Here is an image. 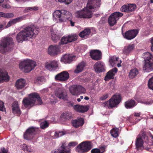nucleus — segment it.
I'll list each match as a JSON object with an SVG mask.
<instances>
[{"label": "nucleus", "mask_w": 153, "mask_h": 153, "mask_svg": "<svg viewBox=\"0 0 153 153\" xmlns=\"http://www.w3.org/2000/svg\"><path fill=\"white\" fill-rule=\"evenodd\" d=\"M19 68L25 73H28L33 69L36 66L35 62L27 59L21 62L19 64Z\"/></svg>", "instance_id": "4"}, {"label": "nucleus", "mask_w": 153, "mask_h": 153, "mask_svg": "<svg viewBox=\"0 0 153 153\" xmlns=\"http://www.w3.org/2000/svg\"><path fill=\"white\" fill-rule=\"evenodd\" d=\"M59 137L62 136L64 135L65 134L62 131H59L58 132V134Z\"/></svg>", "instance_id": "64"}, {"label": "nucleus", "mask_w": 153, "mask_h": 153, "mask_svg": "<svg viewBox=\"0 0 153 153\" xmlns=\"http://www.w3.org/2000/svg\"><path fill=\"white\" fill-rule=\"evenodd\" d=\"M108 97V95L107 94H105L103 96H102V97H100V99L101 100H105L106 99H107Z\"/></svg>", "instance_id": "58"}, {"label": "nucleus", "mask_w": 153, "mask_h": 153, "mask_svg": "<svg viewBox=\"0 0 153 153\" xmlns=\"http://www.w3.org/2000/svg\"><path fill=\"white\" fill-rule=\"evenodd\" d=\"M38 9V7H28L25 8V11L27 12L31 10H37Z\"/></svg>", "instance_id": "48"}, {"label": "nucleus", "mask_w": 153, "mask_h": 153, "mask_svg": "<svg viewBox=\"0 0 153 153\" xmlns=\"http://www.w3.org/2000/svg\"><path fill=\"white\" fill-rule=\"evenodd\" d=\"M101 4L100 0H88L86 6L90 9L95 11L99 8Z\"/></svg>", "instance_id": "11"}, {"label": "nucleus", "mask_w": 153, "mask_h": 153, "mask_svg": "<svg viewBox=\"0 0 153 153\" xmlns=\"http://www.w3.org/2000/svg\"><path fill=\"white\" fill-rule=\"evenodd\" d=\"M72 124L74 127L77 128L79 126H82L84 124V120L82 118L72 120L71 121Z\"/></svg>", "instance_id": "27"}, {"label": "nucleus", "mask_w": 153, "mask_h": 153, "mask_svg": "<svg viewBox=\"0 0 153 153\" xmlns=\"http://www.w3.org/2000/svg\"><path fill=\"white\" fill-rule=\"evenodd\" d=\"M137 29L132 30L126 31L123 35L124 37L128 40H131L135 38L138 33Z\"/></svg>", "instance_id": "13"}, {"label": "nucleus", "mask_w": 153, "mask_h": 153, "mask_svg": "<svg viewBox=\"0 0 153 153\" xmlns=\"http://www.w3.org/2000/svg\"><path fill=\"white\" fill-rule=\"evenodd\" d=\"M85 66V64L84 62H82L80 63L77 66L76 69L74 71V73H79L82 72Z\"/></svg>", "instance_id": "32"}, {"label": "nucleus", "mask_w": 153, "mask_h": 153, "mask_svg": "<svg viewBox=\"0 0 153 153\" xmlns=\"http://www.w3.org/2000/svg\"><path fill=\"white\" fill-rule=\"evenodd\" d=\"M84 8H86V10H87V12H86V13L85 14H88V12H90L91 13V18L92 16V11H91V10H92V11H93V9H89V8L88 7H87V6H86Z\"/></svg>", "instance_id": "57"}, {"label": "nucleus", "mask_w": 153, "mask_h": 153, "mask_svg": "<svg viewBox=\"0 0 153 153\" xmlns=\"http://www.w3.org/2000/svg\"><path fill=\"white\" fill-rule=\"evenodd\" d=\"M59 49L58 45H51L48 48V53L51 56H55L57 54L58 52L59 51Z\"/></svg>", "instance_id": "19"}, {"label": "nucleus", "mask_w": 153, "mask_h": 153, "mask_svg": "<svg viewBox=\"0 0 153 153\" xmlns=\"http://www.w3.org/2000/svg\"><path fill=\"white\" fill-rule=\"evenodd\" d=\"M69 42V39L68 37H63L61 40V42L59 43V45H61L62 44H66Z\"/></svg>", "instance_id": "41"}, {"label": "nucleus", "mask_w": 153, "mask_h": 153, "mask_svg": "<svg viewBox=\"0 0 153 153\" xmlns=\"http://www.w3.org/2000/svg\"><path fill=\"white\" fill-rule=\"evenodd\" d=\"M2 7L4 8H10V6L8 4H3Z\"/></svg>", "instance_id": "59"}, {"label": "nucleus", "mask_w": 153, "mask_h": 153, "mask_svg": "<svg viewBox=\"0 0 153 153\" xmlns=\"http://www.w3.org/2000/svg\"><path fill=\"white\" fill-rule=\"evenodd\" d=\"M42 101L38 94L33 93L29 94L28 97L23 99L22 103L25 108H30L34 105L41 104Z\"/></svg>", "instance_id": "2"}, {"label": "nucleus", "mask_w": 153, "mask_h": 153, "mask_svg": "<svg viewBox=\"0 0 153 153\" xmlns=\"http://www.w3.org/2000/svg\"><path fill=\"white\" fill-rule=\"evenodd\" d=\"M56 96L60 99L65 100L67 99V94L65 90L61 88H59L55 91Z\"/></svg>", "instance_id": "17"}, {"label": "nucleus", "mask_w": 153, "mask_h": 153, "mask_svg": "<svg viewBox=\"0 0 153 153\" xmlns=\"http://www.w3.org/2000/svg\"><path fill=\"white\" fill-rule=\"evenodd\" d=\"M56 2H65L67 4H69L71 2L72 0H55Z\"/></svg>", "instance_id": "54"}, {"label": "nucleus", "mask_w": 153, "mask_h": 153, "mask_svg": "<svg viewBox=\"0 0 153 153\" xmlns=\"http://www.w3.org/2000/svg\"><path fill=\"white\" fill-rule=\"evenodd\" d=\"M146 136V134L144 133H143L141 135L139 134L138 135L135 142L136 148L137 150H139L140 148L143 147V140Z\"/></svg>", "instance_id": "14"}, {"label": "nucleus", "mask_w": 153, "mask_h": 153, "mask_svg": "<svg viewBox=\"0 0 153 153\" xmlns=\"http://www.w3.org/2000/svg\"><path fill=\"white\" fill-rule=\"evenodd\" d=\"M128 5V13L135 11L136 9V5L134 4H129Z\"/></svg>", "instance_id": "37"}, {"label": "nucleus", "mask_w": 153, "mask_h": 153, "mask_svg": "<svg viewBox=\"0 0 153 153\" xmlns=\"http://www.w3.org/2000/svg\"><path fill=\"white\" fill-rule=\"evenodd\" d=\"M9 80V78L7 72L0 68V82H7Z\"/></svg>", "instance_id": "25"}, {"label": "nucleus", "mask_w": 153, "mask_h": 153, "mask_svg": "<svg viewBox=\"0 0 153 153\" xmlns=\"http://www.w3.org/2000/svg\"><path fill=\"white\" fill-rule=\"evenodd\" d=\"M120 10L122 12L128 13V5H125L123 6L121 8Z\"/></svg>", "instance_id": "50"}, {"label": "nucleus", "mask_w": 153, "mask_h": 153, "mask_svg": "<svg viewBox=\"0 0 153 153\" xmlns=\"http://www.w3.org/2000/svg\"><path fill=\"white\" fill-rule=\"evenodd\" d=\"M119 58L118 57H117L116 58V61L114 60V58L113 57L111 58L109 61L111 65L113 66L114 64L116 63V62L118 61Z\"/></svg>", "instance_id": "45"}, {"label": "nucleus", "mask_w": 153, "mask_h": 153, "mask_svg": "<svg viewBox=\"0 0 153 153\" xmlns=\"http://www.w3.org/2000/svg\"><path fill=\"white\" fill-rule=\"evenodd\" d=\"M74 109L76 111L79 112H81V105H75L73 106Z\"/></svg>", "instance_id": "51"}, {"label": "nucleus", "mask_w": 153, "mask_h": 153, "mask_svg": "<svg viewBox=\"0 0 153 153\" xmlns=\"http://www.w3.org/2000/svg\"><path fill=\"white\" fill-rule=\"evenodd\" d=\"M13 14L12 13H5L0 12V17H3L4 18H10L13 17Z\"/></svg>", "instance_id": "39"}, {"label": "nucleus", "mask_w": 153, "mask_h": 153, "mask_svg": "<svg viewBox=\"0 0 153 153\" xmlns=\"http://www.w3.org/2000/svg\"><path fill=\"white\" fill-rule=\"evenodd\" d=\"M94 68L95 71L97 73H100L105 71V64L103 62L98 61L94 65Z\"/></svg>", "instance_id": "16"}, {"label": "nucleus", "mask_w": 153, "mask_h": 153, "mask_svg": "<svg viewBox=\"0 0 153 153\" xmlns=\"http://www.w3.org/2000/svg\"><path fill=\"white\" fill-rule=\"evenodd\" d=\"M117 69L116 68H114L110 70L107 73L106 76L105 77V81H108L109 79H113L115 74L117 72Z\"/></svg>", "instance_id": "23"}, {"label": "nucleus", "mask_w": 153, "mask_h": 153, "mask_svg": "<svg viewBox=\"0 0 153 153\" xmlns=\"http://www.w3.org/2000/svg\"><path fill=\"white\" fill-rule=\"evenodd\" d=\"M91 33V30L89 28H86L81 32L79 34V36L82 38H85Z\"/></svg>", "instance_id": "35"}, {"label": "nucleus", "mask_w": 153, "mask_h": 153, "mask_svg": "<svg viewBox=\"0 0 153 153\" xmlns=\"http://www.w3.org/2000/svg\"><path fill=\"white\" fill-rule=\"evenodd\" d=\"M69 39V42H71L75 41L77 39V35H69L68 36Z\"/></svg>", "instance_id": "42"}, {"label": "nucleus", "mask_w": 153, "mask_h": 153, "mask_svg": "<svg viewBox=\"0 0 153 153\" xmlns=\"http://www.w3.org/2000/svg\"><path fill=\"white\" fill-rule=\"evenodd\" d=\"M26 85V81L23 79H19L16 81L15 86L16 88L18 89L23 88Z\"/></svg>", "instance_id": "26"}, {"label": "nucleus", "mask_w": 153, "mask_h": 153, "mask_svg": "<svg viewBox=\"0 0 153 153\" xmlns=\"http://www.w3.org/2000/svg\"><path fill=\"white\" fill-rule=\"evenodd\" d=\"M24 19V17L22 16L19 17L16 19L11 20L9 21L6 26V27H10L17 22H19Z\"/></svg>", "instance_id": "29"}, {"label": "nucleus", "mask_w": 153, "mask_h": 153, "mask_svg": "<svg viewBox=\"0 0 153 153\" xmlns=\"http://www.w3.org/2000/svg\"><path fill=\"white\" fill-rule=\"evenodd\" d=\"M86 8H84L82 10L76 12L75 15L76 17L80 18H90L91 16V13L88 12V14H85L87 12Z\"/></svg>", "instance_id": "12"}, {"label": "nucleus", "mask_w": 153, "mask_h": 153, "mask_svg": "<svg viewBox=\"0 0 153 153\" xmlns=\"http://www.w3.org/2000/svg\"><path fill=\"white\" fill-rule=\"evenodd\" d=\"M38 129L33 127H29L23 134L24 139L27 140H31L34 137L35 135L37 133Z\"/></svg>", "instance_id": "7"}, {"label": "nucleus", "mask_w": 153, "mask_h": 153, "mask_svg": "<svg viewBox=\"0 0 153 153\" xmlns=\"http://www.w3.org/2000/svg\"><path fill=\"white\" fill-rule=\"evenodd\" d=\"M12 111L14 113L17 114L18 115H20L21 111L17 102H14L12 104Z\"/></svg>", "instance_id": "30"}, {"label": "nucleus", "mask_w": 153, "mask_h": 153, "mask_svg": "<svg viewBox=\"0 0 153 153\" xmlns=\"http://www.w3.org/2000/svg\"><path fill=\"white\" fill-rule=\"evenodd\" d=\"M69 77L68 73L66 71H64L56 75L55 79L59 81H64L67 80Z\"/></svg>", "instance_id": "18"}, {"label": "nucleus", "mask_w": 153, "mask_h": 153, "mask_svg": "<svg viewBox=\"0 0 153 153\" xmlns=\"http://www.w3.org/2000/svg\"><path fill=\"white\" fill-rule=\"evenodd\" d=\"M134 44L125 46L122 50L123 53L126 55L128 54L134 49Z\"/></svg>", "instance_id": "28"}, {"label": "nucleus", "mask_w": 153, "mask_h": 153, "mask_svg": "<svg viewBox=\"0 0 153 153\" xmlns=\"http://www.w3.org/2000/svg\"><path fill=\"white\" fill-rule=\"evenodd\" d=\"M58 132L56 131L54 133V134L53 135L54 137L55 138H56L59 137Z\"/></svg>", "instance_id": "61"}, {"label": "nucleus", "mask_w": 153, "mask_h": 153, "mask_svg": "<svg viewBox=\"0 0 153 153\" xmlns=\"http://www.w3.org/2000/svg\"><path fill=\"white\" fill-rule=\"evenodd\" d=\"M136 105L135 101L133 100H129L125 102V106L127 108H132Z\"/></svg>", "instance_id": "31"}, {"label": "nucleus", "mask_w": 153, "mask_h": 153, "mask_svg": "<svg viewBox=\"0 0 153 153\" xmlns=\"http://www.w3.org/2000/svg\"><path fill=\"white\" fill-rule=\"evenodd\" d=\"M51 38L53 41L55 42L58 41L60 38L58 30L55 28H52L51 30Z\"/></svg>", "instance_id": "20"}, {"label": "nucleus", "mask_w": 153, "mask_h": 153, "mask_svg": "<svg viewBox=\"0 0 153 153\" xmlns=\"http://www.w3.org/2000/svg\"><path fill=\"white\" fill-rule=\"evenodd\" d=\"M150 42L152 44L151 50L153 51V37L151 39Z\"/></svg>", "instance_id": "62"}, {"label": "nucleus", "mask_w": 153, "mask_h": 153, "mask_svg": "<svg viewBox=\"0 0 153 153\" xmlns=\"http://www.w3.org/2000/svg\"><path fill=\"white\" fill-rule=\"evenodd\" d=\"M49 124L47 121H45L40 123L41 128L43 129L47 127L48 126Z\"/></svg>", "instance_id": "47"}, {"label": "nucleus", "mask_w": 153, "mask_h": 153, "mask_svg": "<svg viewBox=\"0 0 153 153\" xmlns=\"http://www.w3.org/2000/svg\"><path fill=\"white\" fill-rule=\"evenodd\" d=\"M1 153H9L7 149L3 148L1 149Z\"/></svg>", "instance_id": "60"}, {"label": "nucleus", "mask_w": 153, "mask_h": 153, "mask_svg": "<svg viewBox=\"0 0 153 153\" xmlns=\"http://www.w3.org/2000/svg\"><path fill=\"white\" fill-rule=\"evenodd\" d=\"M123 15V14L120 12H114L111 14L108 18V23L111 26H113L117 22L119 18Z\"/></svg>", "instance_id": "9"}, {"label": "nucleus", "mask_w": 153, "mask_h": 153, "mask_svg": "<svg viewBox=\"0 0 153 153\" xmlns=\"http://www.w3.org/2000/svg\"><path fill=\"white\" fill-rule=\"evenodd\" d=\"M51 153H70V152L69 149L66 148L65 143H64L59 149L53 150Z\"/></svg>", "instance_id": "24"}, {"label": "nucleus", "mask_w": 153, "mask_h": 153, "mask_svg": "<svg viewBox=\"0 0 153 153\" xmlns=\"http://www.w3.org/2000/svg\"><path fill=\"white\" fill-rule=\"evenodd\" d=\"M58 67V62L56 60H53L47 62L45 65V67L50 71L54 70Z\"/></svg>", "instance_id": "22"}, {"label": "nucleus", "mask_w": 153, "mask_h": 153, "mask_svg": "<svg viewBox=\"0 0 153 153\" xmlns=\"http://www.w3.org/2000/svg\"><path fill=\"white\" fill-rule=\"evenodd\" d=\"M22 149L24 151H27L29 152H30L32 151L30 146H27L26 144H24L22 146Z\"/></svg>", "instance_id": "43"}, {"label": "nucleus", "mask_w": 153, "mask_h": 153, "mask_svg": "<svg viewBox=\"0 0 153 153\" xmlns=\"http://www.w3.org/2000/svg\"><path fill=\"white\" fill-rule=\"evenodd\" d=\"M50 102L52 104H54L56 102V99L55 98L53 95H51V97L50 98Z\"/></svg>", "instance_id": "55"}, {"label": "nucleus", "mask_w": 153, "mask_h": 153, "mask_svg": "<svg viewBox=\"0 0 153 153\" xmlns=\"http://www.w3.org/2000/svg\"><path fill=\"white\" fill-rule=\"evenodd\" d=\"M118 128H114L112 129L111 131V135L114 137H117L118 135Z\"/></svg>", "instance_id": "38"}, {"label": "nucleus", "mask_w": 153, "mask_h": 153, "mask_svg": "<svg viewBox=\"0 0 153 153\" xmlns=\"http://www.w3.org/2000/svg\"><path fill=\"white\" fill-rule=\"evenodd\" d=\"M92 147L91 143L88 141L83 142L76 148V150L79 153H84L89 151Z\"/></svg>", "instance_id": "8"}, {"label": "nucleus", "mask_w": 153, "mask_h": 153, "mask_svg": "<svg viewBox=\"0 0 153 153\" xmlns=\"http://www.w3.org/2000/svg\"><path fill=\"white\" fill-rule=\"evenodd\" d=\"M104 151L100 152V149L97 148L91 150V153H103Z\"/></svg>", "instance_id": "53"}, {"label": "nucleus", "mask_w": 153, "mask_h": 153, "mask_svg": "<svg viewBox=\"0 0 153 153\" xmlns=\"http://www.w3.org/2000/svg\"><path fill=\"white\" fill-rule=\"evenodd\" d=\"M69 21L70 22V23L71 25V26H74L75 22H73L72 20V19H70V20H69Z\"/></svg>", "instance_id": "63"}, {"label": "nucleus", "mask_w": 153, "mask_h": 153, "mask_svg": "<svg viewBox=\"0 0 153 153\" xmlns=\"http://www.w3.org/2000/svg\"><path fill=\"white\" fill-rule=\"evenodd\" d=\"M78 94L81 93H85V89L80 85H78Z\"/></svg>", "instance_id": "44"}, {"label": "nucleus", "mask_w": 153, "mask_h": 153, "mask_svg": "<svg viewBox=\"0 0 153 153\" xmlns=\"http://www.w3.org/2000/svg\"><path fill=\"white\" fill-rule=\"evenodd\" d=\"M65 12V10H57L54 11L53 17V20L57 22H63L64 15Z\"/></svg>", "instance_id": "10"}, {"label": "nucleus", "mask_w": 153, "mask_h": 153, "mask_svg": "<svg viewBox=\"0 0 153 153\" xmlns=\"http://www.w3.org/2000/svg\"><path fill=\"white\" fill-rule=\"evenodd\" d=\"M75 57V56L73 55L65 54L61 58V61L65 64L70 63L74 60V58Z\"/></svg>", "instance_id": "21"}, {"label": "nucleus", "mask_w": 153, "mask_h": 153, "mask_svg": "<svg viewBox=\"0 0 153 153\" xmlns=\"http://www.w3.org/2000/svg\"><path fill=\"white\" fill-rule=\"evenodd\" d=\"M101 52L97 50H91L90 52V55L92 59L95 60H98L102 58Z\"/></svg>", "instance_id": "15"}, {"label": "nucleus", "mask_w": 153, "mask_h": 153, "mask_svg": "<svg viewBox=\"0 0 153 153\" xmlns=\"http://www.w3.org/2000/svg\"><path fill=\"white\" fill-rule=\"evenodd\" d=\"M39 32L37 29L33 26L26 27L17 34V40L19 42H22L30 38H34Z\"/></svg>", "instance_id": "1"}, {"label": "nucleus", "mask_w": 153, "mask_h": 153, "mask_svg": "<svg viewBox=\"0 0 153 153\" xmlns=\"http://www.w3.org/2000/svg\"><path fill=\"white\" fill-rule=\"evenodd\" d=\"M13 45L12 38L7 37L3 38L0 42V53H4L10 50Z\"/></svg>", "instance_id": "3"}, {"label": "nucleus", "mask_w": 153, "mask_h": 153, "mask_svg": "<svg viewBox=\"0 0 153 153\" xmlns=\"http://www.w3.org/2000/svg\"><path fill=\"white\" fill-rule=\"evenodd\" d=\"M148 85L149 88L153 90V77L149 80Z\"/></svg>", "instance_id": "46"}, {"label": "nucleus", "mask_w": 153, "mask_h": 153, "mask_svg": "<svg viewBox=\"0 0 153 153\" xmlns=\"http://www.w3.org/2000/svg\"><path fill=\"white\" fill-rule=\"evenodd\" d=\"M78 85H74L70 87L69 90L71 93L74 95L78 94Z\"/></svg>", "instance_id": "33"}, {"label": "nucleus", "mask_w": 153, "mask_h": 153, "mask_svg": "<svg viewBox=\"0 0 153 153\" xmlns=\"http://www.w3.org/2000/svg\"><path fill=\"white\" fill-rule=\"evenodd\" d=\"M146 54L148 56L145 59L143 70L145 71L149 72L153 70V56L149 52L147 53Z\"/></svg>", "instance_id": "6"}, {"label": "nucleus", "mask_w": 153, "mask_h": 153, "mask_svg": "<svg viewBox=\"0 0 153 153\" xmlns=\"http://www.w3.org/2000/svg\"><path fill=\"white\" fill-rule=\"evenodd\" d=\"M77 144L78 143L76 142H72L68 144V146H69L74 147L76 146Z\"/></svg>", "instance_id": "56"}, {"label": "nucleus", "mask_w": 153, "mask_h": 153, "mask_svg": "<svg viewBox=\"0 0 153 153\" xmlns=\"http://www.w3.org/2000/svg\"><path fill=\"white\" fill-rule=\"evenodd\" d=\"M62 116H63L64 118L67 120H69L72 117V114L71 113L68 112H65L62 115Z\"/></svg>", "instance_id": "40"}, {"label": "nucleus", "mask_w": 153, "mask_h": 153, "mask_svg": "<svg viewBox=\"0 0 153 153\" xmlns=\"http://www.w3.org/2000/svg\"><path fill=\"white\" fill-rule=\"evenodd\" d=\"M138 74V70L136 68L131 69L129 74L130 78L133 79L135 78Z\"/></svg>", "instance_id": "34"}, {"label": "nucleus", "mask_w": 153, "mask_h": 153, "mask_svg": "<svg viewBox=\"0 0 153 153\" xmlns=\"http://www.w3.org/2000/svg\"><path fill=\"white\" fill-rule=\"evenodd\" d=\"M0 111L6 112L5 108L4 105V102L0 100Z\"/></svg>", "instance_id": "52"}, {"label": "nucleus", "mask_w": 153, "mask_h": 153, "mask_svg": "<svg viewBox=\"0 0 153 153\" xmlns=\"http://www.w3.org/2000/svg\"><path fill=\"white\" fill-rule=\"evenodd\" d=\"M121 97L119 94L113 95L109 101L105 102L103 104L105 107H107L109 108H111L117 106L121 102Z\"/></svg>", "instance_id": "5"}, {"label": "nucleus", "mask_w": 153, "mask_h": 153, "mask_svg": "<svg viewBox=\"0 0 153 153\" xmlns=\"http://www.w3.org/2000/svg\"><path fill=\"white\" fill-rule=\"evenodd\" d=\"M89 108V107L88 105H81V112L84 113V112L87 111Z\"/></svg>", "instance_id": "49"}, {"label": "nucleus", "mask_w": 153, "mask_h": 153, "mask_svg": "<svg viewBox=\"0 0 153 153\" xmlns=\"http://www.w3.org/2000/svg\"><path fill=\"white\" fill-rule=\"evenodd\" d=\"M63 17V22L65 21L66 20H69L72 19V16L71 13L65 10Z\"/></svg>", "instance_id": "36"}]
</instances>
